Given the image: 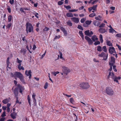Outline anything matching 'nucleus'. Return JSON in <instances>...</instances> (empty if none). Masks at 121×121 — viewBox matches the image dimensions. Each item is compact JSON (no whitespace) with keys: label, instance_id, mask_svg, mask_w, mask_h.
<instances>
[{"label":"nucleus","instance_id":"0e129e2a","mask_svg":"<svg viewBox=\"0 0 121 121\" xmlns=\"http://www.w3.org/2000/svg\"><path fill=\"white\" fill-rule=\"evenodd\" d=\"M10 63L9 62V57H8L7 59L6 63Z\"/></svg>","mask_w":121,"mask_h":121},{"label":"nucleus","instance_id":"2eb2a0df","mask_svg":"<svg viewBox=\"0 0 121 121\" xmlns=\"http://www.w3.org/2000/svg\"><path fill=\"white\" fill-rule=\"evenodd\" d=\"M36 95L35 93H33L32 95V97L33 103L35 104H37L36 100L35 99Z\"/></svg>","mask_w":121,"mask_h":121},{"label":"nucleus","instance_id":"c9c22d12","mask_svg":"<svg viewBox=\"0 0 121 121\" xmlns=\"http://www.w3.org/2000/svg\"><path fill=\"white\" fill-rule=\"evenodd\" d=\"M100 42L99 41H96L94 43V44L95 45H97L100 44Z\"/></svg>","mask_w":121,"mask_h":121},{"label":"nucleus","instance_id":"423d86ee","mask_svg":"<svg viewBox=\"0 0 121 121\" xmlns=\"http://www.w3.org/2000/svg\"><path fill=\"white\" fill-rule=\"evenodd\" d=\"M98 56L100 57H103V60H106L107 59L108 54V53L106 54L104 52H102L101 54H99Z\"/></svg>","mask_w":121,"mask_h":121},{"label":"nucleus","instance_id":"338daca9","mask_svg":"<svg viewBox=\"0 0 121 121\" xmlns=\"http://www.w3.org/2000/svg\"><path fill=\"white\" fill-rule=\"evenodd\" d=\"M7 10L9 13H10L11 12V9L10 8H7Z\"/></svg>","mask_w":121,"mask_h":121},{"label":"nucleus","instance_id":"a18cd8bd","mask_svg":"<svg viewBox=\"0 0 121 121\" xmlns=\"http://www.w3.org/2000/svg\"><path fill=\"white\" fill-rule=\"evenodd\" d=\"M46 51H45V53L43 54L42 55V56L41 57H40L41 59H42L45 56V54L46 53Z\"/></svg>","mask_w":121,"mask_h":121},{"label":"nucleus","instance_id":"4be33fe9","mask_svg":"<svg viewBox=\"0 0 121 121\" xmlns=\"http://www.w3.org/2000/svg\"><path fill=\"white\" fill-rule=\"evenodd\" d=\"M91 39L94 42L98 39V38L97 37V36L95 35L91 37Z\"/></svg>","mask_w":121,"mask_h":121},{"label":"nucleus","instance_id":"4468645a","mask_svg":"<svg viewBox=\"0 0 121 121\" xmlns=\"http://www.w3.org/2000/svg\"><path fill=\"white\" fill-rule=\"evenodd\" d=\"M17 113L15 112L11 113L10 115L11 117L13 119H14L16 118V116L17 115Z\"/></svg>","mask_w":121,"mask_h":121},{"label":"nucleus","instance_id":"b1692460","mask_svg":"<svg viewBox=\"0 0 121 121\" xmlns=\"http://www.w3.org/2000/svg\"><path fill=\"white\" fill-rule=\"evenodd\" d=\"M102 50L103 51L105 52H107V50L106 46H104L102 47Z\"/></svg>","mask_w":121,"mask_h":121},{"label":"nucleus","instance_id":"f704fd0d","mask_svg":"<svg viewBox=\"0 0 121 121\" xmlns=\"http://www.w3.org/2000/svg\"><path fill=\"white\" fill-rule=\"evenodd\" d=\"M48 84L47 82L45 83L44 86V87L45 89H46L48 87Z\"/></svg>","mask_w":121,"mask_h":121},{"label":"nucleus","instance_id":"5701e85b","mask_svg":"<svg viewBox=\"0 0 121 121\" xmlns=\"http://www.w3.org/2000/svg\"><path fill=\"white\" fill-rule=\"evenodd\" d=\"M79 33L80 36L81 37L82 39L83 40H84V36L83 34L82 31H79Z\"/></svg>","mask_w":121,"mask_h":121},{"label":"nucleus","instance_id":"052dcab7","mask_svg":"<svg viewBox=\"0 0 121 121\" xmlns=\"http://www.w3.org/2000/svg\"><path fill=\"white\" fill-rule=\"evenodd\" d=\"M26 48L27 49V50L30 53H32V52L30 51V49H29V48L28 46H26Z\"/></svg>","mask_w":121,"mask_h":121},{"label":"nucleus","instance_id":"f3484780","mask_svg":"<svg viewBox=\"0 0 121 121\" xmlns=\"http://www.w3.org/2000/svg\"><path fill=\"white\" fill-rule=\"evenodd\" d=\"M71 20L76 23H78L79 21L78 18L74 17L71 18Z\"/></svg>","mask_w":121,"mask_h":121},{"label":"nucleus","instance_id":"20e7f679","mask_svg":"<svg viewBox=\"0 0 121 121\" xmlns=\"http://www.w3.org/2000/svg\"><path fill=\"white\" fill-rule=\"evenodd\" d=\"M16 62L17 63L19 64V65H18L17 66L18 69L20 70L21 69L22 70H24V68L23 66H21L22 65L21 63L22 62V61L19 60L18 58H17L16 60Z\"/></svg>","mask_w":121,"mask_h":121},{"label":"nucleus","instance_id":"6ab92c4d","mask_svg":"<svg viewBox=\"0 0 121 121\" xmlns=\"http://www.w3.org/2000/svg\"><path fill=\"white\" fill-rule=\"evenodd\" d=\"M93 24L95 26H98L100 25V22L98 21L95 20L94 21Z\"/></svg>","mask_w":121,"mask_h":121},{"label":"nucleus","instance_id":"c85d7f7f","mask_svg":"<svg viewBox=\"0 0 121 121\" xmlns=\"http://www.w3.org/2000/svg\"><path fill=\"white\" fill-rule=\"evenodd\" d=\"M7 63V70L8 71V68H9V69H10L11 68V66H9V64H10V63Z\"/></svg>","mask_w":121,"mask_h":121},{"label":"nucleus","instance_id":"8fccbe9b","mask_svg":"<svg viewBox=\"0 0 121 121\" xmlns=\"http://www.w3.org/2000/svg\"><path fill=\"white\" fill-rule=\"evenodd\" d=\"M63 4V2L62 1H59L58 2V4L59 5H61Z\"/></svg>","mask_w":121,"mask_h":121},{"label":"nucleus","instance_id":"dca6fc26","mask_svg":"<svg viewBox=\"0 0 121 121\" xmlns=\"http://www.w3.org/2000/svg\"><path fill=\"white\" fill-rule=\"evenodd\" d=\"M111 72H109L108 77V79H109L110 78V76H111V78L112 79L115 77V74L113 72H112L111 74Z\"/></svg>","mask_w":121,"mask_h":121},{"label":"nucleus","instance_id":"f8f14e48","mask_svg":"<svg viewBox=\"0 0 121 121\" xmlns=\"http://www.w3.org/2000/svg\"><path fill=\"white\" fill-rule=\"evenodd\" d=\"M85 34L86 35L91 37V35L93 34V33L91 31L90 32V31H85Z\"/></svg>","mask_w":121,"mask_h":121},{"label":"nucleus","instance_id":"4c0bfd02","mask_svg":"<svg viewBox=\"0 0 121 121\" xmlns=\"http://www.w3.org/2000/svg\"><path fill=\"white\" fill-rule=\"evenodd\" d=\"M12 16L11 15H9L8 17V21L9 22L11 21L12 20Z\"/></svg>","mask_w":121,"mask_h":121},{"label":"nucleus","instance_id":"680f3d73","mask_svg":"<svg viewBox=\"0 0 121 121\" xmlns=\"http://www.w3.org/2000/svg\"><path fill=\"white\" fill-rule=\"evenodd\" d=\"M12 25V24L11 23H10L8 24L7 25V27L8 28H9Z\"/></svg>","mask_w":121,"mask_h":121},{"label":"nucleus","instance_id":"09e8293b","mask_svg":"<svg viewBox=\"0 0 121 121\" xmlns=\"http://www.w3.org/2000/svg\"><path fill=\"white\" fill-rule=\"evenodd\" d=\"M63 31V32L64 33V35L66 36L67 35V32L66 31Z\"/></svg>","mask_w":121,"mask_h":121},{"label":"nucleus","instance_id":"a211bd4d","mask_svg":"<svg viewBox=\"0 0 121 121\" xmlns=\"http://www.w3.org/2000/svg\"><path fill=\"white\" fill-rule=\"evenodd\" d=\"M121 79V77L120 76H118L117 77H116L113 79H114V81L118 83V84H119L118 81V80H120Z\"/></svg>","mask_w":121,"mask_h":121},{"label":"nucleus","instance_id":"774afa93","mask_svg":"<svg viewBox=\"0 0 121 121\" xmlns=\"http://www.w3.org/2000/svg\"><path fill=\"white\" fill-rule=\"evenodd\" d=\"M110 8L111 9L113 10L115 9V7L111 6L110 7Z\"/></svg>","mask_w":121,"mask_h":121},{"label":"nucleus","instance_id":"39448f33","mask_svg":"<svg viewBox=\"0 0 121 121\" xmlns=\"http://www.w3.org/2000/svg\"><path fill=\"white\" fill-rule=\"evenodd\" d=\"M62 71L64 73L67 75L68 73L70 72V69L67 67L66 66H63L62 67Z\"/></svg>","mask_w":121,"mask_h":121},{"label":"nucleus","instance_id":"c756f323","mask_svg":"<svg viewBox=\"0 0 121 121\" xmlns=\"http://www.w3.org/2000/svg\"><path fill=\"white\" fill-rule=\"evenodd\" d=\"M110 62H113L114 63H115V59L112 56L111 57V60Z\"/></svg>","mask_w":121,"mask_h":121},{"label":"nucleus","instance_id":"58836bf2","mask_svg":"<svg viewBox=\"0 0 121 121\" xmlns=\"http://www.w3.org/2000/svg\"><path fill=\"white\" fill-rule=\"evenodd\" d=\"M116 36L117 37L121 38V34H117L116 35Z\"/></svg>","mask_w":121,"mask_h":121},{"label":"nucleus","instance_id":"6e6d98bb","mask_svg":"<svg viewBox=\"0 0 121 121\" xmlns=\"http://www.w3.org/2000/svg\"><path fill=\"white\" fill-rule=\"evenodd\" d=\"M14 2V0H9V2L11 4H13Z\"/></svg>","mask_w":121,"mask_h":121},{"label":"nucleus","instance_id":"69168bd1","mask_svg":"<svg viewBox=\"0 0 121 121\" xmlns=\"http://www.w3.org/2000/svg\"><path fill=\"white\" fill-rule=\"evenodd\" d=\"M36 48V46L35 45H33V47L32 48V49L34 50H35Z\"/></svg>","mask_w":121,"mask_h":121},{"label":"nucleus","instance_id":"412c9836","mask_svg":"<svg viewBox=\"0 0 121 121\" xmlns=\"http://www.w3.org/2000/svg\"><path fill=\"white\" fill-rule=\"evenodd\" d=\"M9 99L6 98L3 100L2 101V102L4 104H7L9 101Z\"/></svg>","mask_w":121,"mask_h":121},{"label":"nucleus","instance_id":"de8ad7c7","mask_svg":"<svg viewBox=\"0 0 121 121\" xmlns=\"http://www.w3.org/2000/svg\"><path fill=\"white\" fill-rule=\"evenodd\" d=\"M64 7L67 9H70L71 8V7L69 5H68L67 6L65 5Z\"/></svg>","mask_w":121,"mask_h":121},{"label":"nucleus","instance_id":"bf43d9fd","mask_svg":"<svg viewBox=\"0 0 121 121\" xmlns=\"http://www.w3.org/2000/svg\"><path fill=\"white\" fill-rule=\"evenodd\" d=\"M114 63H113V62H109V65H110V66H113V65Z\"/></svg>","mask_w":121,"mask_h":121},{"label":"nucleus","instance_id":"e2e57ef3","mask_svg":"<svg viewBox=\"0 0 121 121\" xmlns=\"http://www.w3.org/2000/svg\"><path fill=\"white\" fill-rule=\"evenodd\" d=\"M38 13H35V16L37 18H39V17L38 16Z\"/></svg>","mask_w":121,"mask_h":121},{"label":"nucleus","instance_id":"bb28decb","mask_svg":"<svg viewBox=\"0 0 121 121\" xmlns=\"http://www.w3.org/2000/svg\"><path fill=\"white\" fill-rule=\"evenodd\" d=\"M97 50L99 52H101L102 51V48L100 45H99L97 47Z\"/></svg>","mask_w":121,"mask_h":121},{"label":"nucleus","instance_id":"5fc2aeb1","mask_svg":"<svg viewBox=\"0 0 121 121\" xmlns=\"http://www.w3.org/2000/svg\"><path fill=\"white\" fill-rule=\"evenodd\" d=\"M5 119V117L2 118L0 119V121H4Z\"/></svg>","mask_w":121,"mask_h":121},{"label":"nucleus","instance_id":"79ce46f5","mask_svg":"<svg viewBox=\"0 0 121 121\" xmlns=\"http://www.w3.org/2000/svg\"><path fill=\"white\" fill-rule=\"evenodd\" d=\"M116 66L115 65L113 66V69L114 71L115 72H116L117 71V69H116Z\"/></svg>","mask_w":121,"mask_h":121},{"label":"nucleus","instance_id":"13d9d810","mask_svg":"<svg viewBox=\"0 0 121 121\" xmlns=\"http://www.w3.org/2000/svg\"><path fill=\"white\" fill-rule=\"evenodd\" d=\"M83 26L85 27H87L88 26V25L85 22V23H84L83 24Z\"/></svg>","mask_w":121,"mask_h":121},{"label":"nucleus","instance_id":"473e14b6","mask_svg":"<svg viewBox=\"0 0 121 121\" xmlns=\"http://www.w3.org/2000/svg\"><path fill=\"white\" fill-rule=\"evenodd\" d=\"M69 101L70 103L72 104H73V103L74 102V100L73 97L70 98L69 99Z\"/></svg>","mask_w":121,"mask_h":121},{"label":"nucleus","instance_id":"49530a36","mask_svg":"<svg viewBox=\"0 0 121 121\" xmlns=\"http://www.w3.org/2000/svg\"><path fill=\"white\" fill-rule=\"evenodd\" d=\"M6 116V115H5V112L4 111L3 112L2 114L1 115V116L2 117H4L5 116Z\"/></svg>","mask_w":121,"mask_h":121},{"label":"nucleus","instance_id":"ea45409f","mask_svg":"<svg viewBox=\"0 0 121 121\" xmlns=\"http://www.w3.org/2000/svg\"><path fill=\"white\" fill-rule=\"evenodd\" d=\"M79 29L83 30V29L82 27L81 26H80V25H78L77 27Z\"/></svg>","mask_w":121,"mask_h":121},{"label":"nucleus","instance_id":"72a5a7b5","mask_svg":"<svg viewBox=\"0 0 121 121\" xmlns=\"http://www.w3.org/2000/svg\"><path fill=\"white\" fill-rule=\"evenodd\" d=\"M67 24L70 26H71L72 25V23L70 21H68L66 22Z\"/></svg>","mask_w":121,"mask_h":121},{"label":"nucleus","instance_id":"c03bdc74","mask_svg":"<svg viewBox=\"0 0 121 121\" xmlns=\"http://www.w3.org/2000/svg\"><path fill=\"white\" fill-rule=\"evenodd\" d=\"M16 104H18L19 101L18 100V97H16Z\"/></svg>","mask_w":121,"mask_h":121},{"label":"nucleus","instance_id":"ddd939ff","mask_svg":"<svg viewBox=\"0 0 121 121\" xmlns=\"http://www.w3.org/2000/svg\"><path fill=\"white\" fill-rule=\"evenodd\" d=\"M18 88L16 87L14 90V95L15 97H17L18 95Z\"/></svg>","mask_w":121,"mask_h":121},{"label":"nucleus","instance_id":"aec40b11","mask_svg":"<svg viewBox=\"0 0 121 121\" xmlns=\"http://www.w3.org/2000/svg\"><path fill=\"white\" fill-rule=\"evenodd\" d=\"M107 45L109 46H112L113 45L112 43L109 40L106 41Z\"/></svg>","mask_w":121,"mask_h":121},{"label":"nucleus","instance_id":"f257e3e1","mask_svg":"<svg viewBox=\"0 0 121 121\" xmlns=\"http://www.w3.org/2000/svg\"><path fill=\"white\" fill-rule=\"evenodd\" d=\"M10 76L11 77H14L15 79H17V77L19 78L21 82L24 84H25L24 77L23 75L20 72H15L14 74L11 73H10Z\"/></svg>","mask_w":121,"mask_h":121},{"label":"nucleus","instance_id":"864d4df0","mask_svg":"<svg viewBox=\"0 0 121 121\" xmlns=\"http://www.w3.org/2000/svg\"><path fill=\"white\" fill-rule=\"evenodd\" d=\"M85 19L84 18L81 19V22L82 23H83L85 22Z\"/></svg>","mask_w":121,"mask_h":121},{"label":"nucleus","instance_id":"cd10ccee","mask_svg":"<svg viewBox=\"0 0 121 121\" xmlns=\"http://www.w3.org/2000/svg\"><path fill=\"white\" fill-rule=\"evenodd\" d=\"M66 15L68 17H73V15L72 13H68L66 14Z\"/></svg>","mask_w":121,"mask_h":121},{"label":"nucleus","instance_id":"7c9ffc66","mask_svg":"<svg viewBox=\"0 0 121 121\" xmlns=\"http://www.w3.org/2000/svg\"><path fill=\"white\" fill-rule=\"evenodd\" d=\"M60 38V35H58L57 36L56 35L55 36V38H54L53 40L54 41L55 40L59 39Z\"/></svg>","mask_w":121,"mask_h":121},{"label":"nucleus","instance_id":"9b49d317","mask_svg":"<svg viewBox=\"0 0 121 121\" xmlns=\"http://www.w3.org/2000/svg\"><path fill=\"white\" fill-rule=\"evenodd\" d=\"M32 73L31 71L30 70L28 71L26 70L25 72V74L27 76H29V79L31 78V73Z\"/></svg>","mask_w":121,"mask_h":121},{"label":"nucleus","instance_id":"a878e982","mask_svg":"<svg viewBox=\"0 0 121 121\" xmlns=\"http://www.w3.org/2000/svg\"><path fill=\"white\" fill-rule=\"evenodd\" d=\"M27 99L29 104L30 106V107L31 106L30 99V96L29 95H27Z\"/></svg>","mask_w":121,"mask_h":121},{"label":"nucleus","instance_id":"0eeeda50","mask_svg":"<svg viewBox=\"0 0 121 121\" xmlns=\"http://www.w3.org/2000/svg\"><path fill=\"white\" fill-rule=\"evenodd\" d=\"M26 30H28H28H33V27L32 25L30 23L27 22L26 23Z\"/></svg>","mask_w":121,"mask_h":121},{"label":"nucleus","instance_id":"393cba45","mask_svg":"<svg viewBox=\"0 0 121 121\" xmlns=\"http://www.w3.org/2000/svg\"><path fill=\"white\" fill-rule=\"evenodd\" d=\"M26 49L23 48L21 50L20 52L21 53H22L23 54H26Z\"/></svg>","mask_w":121,"mask_h":121},{"label":"nucleus","instance_id":"4d7b16f0","mask_svg":"<svg viewBox=\"0 0 121 121\" xmlns=\"http://www.w3.org/2000/svg\"><path fill=\"white\" fill-rule=\"evenodd\" d=\"M108 27L110 28L109 30H114L113 29L111 25H110Z\"/></svg>","mask_w":121,"mask_h":121},{"label":"nucleus","instance_id":"37998d69","mask_svg":"<svg viewBox=\"0 0 121 121\" xmlns=\"http://www.w3.org/2000/svg\"><path fill=\"white\" fill-rule=\"evenodd\" d=\"M78 11V9H72L71 10H69V11L70 12H76Z\"/></svg>","mask_w":121,"mask_h":121},{"label":"nucleus","instance_id":"a19ab883","mask_svg":"<svg viewBox=\"0 0 121 121\" xmlns=\"http://www.w3.org/2000/svg\"><path fill=\"white\" fill-rule=\"evenodd\" d=\"M95 16V14L94 13H92L91 14H90L89 15V17H93Z\"/></svg>","mask_w":121,"mask_h":121},{"label":"nucleus","instance_id":"2f4dec72","mask_svg":"<svg viewBox=\"0 0 121 121\" xmlns=\"http://www.w3.org/2000/svg\"><path fill=\"white\" fill-rule=\"evenodd\" d=\"M91 21L87 20L86 21L85 23L88 25H90L91 22Z\"/></svg>","mask_w":121,"mask_h":121},{"label":"nucleus","instance_id":"3c124183","mask_svg":"<svg viewBox=\"0 0 121 121\" xmlns=\"http://www.w3.org/2000/svg\"><path fill=\"white\" fill-rule=\"evenodd\" d=\"M105 25V24L103 23H102L99 26V27H104Z\"/></svg>","mask_w":121,"mask_h":121},{"label":"nucleus","instance_id":"6e6552de","mask_svg":"<svg viewBox=\"0 0 121 121\" xmlns=\"http://www.w3.org/2000/svg\"><path fill=\"white\" fill-rule=\"evenodd\" d=\"M109 52L111 54H112L114 53H116L115 48L113 47H109L108 49Z\"/></svg>","mask_w":121,"mask_h":121},{"label":"nucleus","instance_id":"1a4fd4ad","mask_svg":"<svg viewBox=\"0 0 121 121\" xmlns=\"http://www.w3.org/2000/svg\"><path fill=\"white\" fill-rule=\"evenodd\" d=\"M86 40L87 41L89 45H92L93 43L92 40L89 37L87 36H86L85 37Z\"/></svg>","mask_w":121,"mask_h":121},{"label":"nucleus","instance_id":"e433bc0d","mask_svg":"<svg viewBox=\"0 0 121 121\" xmlns=\"http://www.w3.org/2000/svg\"><path fill=\"white\" fill-rule=\"evenodd\" d=\"M97 7V5H95L91 7L92 10H94L96 11V9Z\"/></svg>","mask_w":121,"mask_h":121},{"label":"nucleus","instance_id":"603ef678","mask_svg":"<svg viewBox=\"0 0 121 121\" xmlns=\"http://www.w3.org/2000/svg\"><path fill=\"white\" fill-rule=\"evenodd\" d=\"M95 19L97 20H99V21H102L101 19L99 18V17H95Z\"/></svg>","mask_w":121,"mask_h":121},{"label":"nucleus","instance_id":"7ed1b4c3","mask_svg":"<svg viewBox=\"0 0 121 121\" xmlns=\"http://www.w3.org/2000/svg\"><path fill=\"white\" fill-rule=\"evenodd\" d=\"M105 91L107 94L110 96L112 95L114 93L113 90L110 87H106Z\"/></svg>","mask_w":121,"mask_h":121},{"label":"nucleus","instance_id":"f03ea898","mask_svg":"<svg viewBox=\"0 0 121 121\" xmlns=\"http://www.w3.org/2000/svg\"><path fill=\"white\" fill-rule=\"evenodd\" d=\"M79 86L82 89H85L89 88L90 87L88 83L86 82H83L80 83Z\"/></svg>","mask_w":121,"mask_h":121},{"label":"nucleus","instance_id":"9d476101","mask_svg":"<svg viewBox=\"0 0 121 121\" xmlns=\"http://www.w3.org/2000/svg\"><path fill=\"white\" fill-rule=\"evenodd\" d=\"M17 87L18 88L19 92L22 94V92L24 90V88L20 84L17 85Z\"/></svg>","mask_w":121,"mask_h":121}]
</instances>
